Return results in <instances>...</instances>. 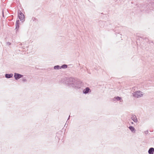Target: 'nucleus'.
Masks as SVG:
<instances>
[{
    "instance_id": "f8f14e48",
    "label": "nucleus",
    "mask_w": 154,
    "mask_h": 154,
    "mask_svg": "<svg viewBox=\"0 0 154 154\" xmlns=\"http://www.w3.org/2000/svg\"><path fill=\"white\" fill-rule=\"evenodd\" d=\"M58 67V66H54V69H56L57 68V67Z\"/></svg>"
},
{
    "instance_id": "ddd939ff",
    "label": "nucleus",
    "mask_w": 154,
    "mask_h": 154,
    "mask_svg": "<svg viewBox=\"0 0 154 154\" xmlns=\"http://www.w3.org/2000/svg\"><path fill=\"white\" fill-rule=\"evenodd\" d=\"M131 123H132V124H133V122H131Z\"/></svg>"
},
{
    "instance_id": "20e7f679",
    "label": "nucleus",
    "mask_w": 154,
    "mask_h": 154,
    "mask_svg": "<svg viewBox=\"0 0 154 154\" xmlns=\"http://www.w3.org/2000/svg\"><path fill=\"white\" fill-rule=\"evenodd\" d=\"M154 152V149L153 148H150L148 151V152L149 154H153Z\"/></svg>"
},
{
    "instance_id": "39448f33",
    "label": "nucleus",
    "mask_w": 154,
    "mask_h": 154,
    "mask_svg": "<svg viewBox=\"0 0 154 154\" xmlns=\"http://www.w3.org/2000/svg\"><path fill=\"white\" fill-rule=\"evenodd\" d=\"M89 90V89L88 88H87L83 91V92L84 93H87L88 92Z\"/></svg>"
},
{
    "instance_id": "9d476101",
    "label": "nucleus",
    "mask_w": 154,
    "mask_h": 154,
    "mask_svg": "<svg viewBox=\"0 0 154 154\" xmlns=\"http://www.w3.org/2000/svg\"><path fill=\"white\" fill-rule=\"evenodd\" d=\"M62 68H66L67 67V66L66 65H64L62 66Z\"/></svg>"
},
{
    "instance_id": "f257e3e1",
    "label": "nucleus",
    "mask_w": 154,
    "mask_h": 154,
    "mask_svg": "<svg viewBox=\"0 0 154 154\" xmlns=\"http://www.w3.org/2000/svg\"><path fill=\"white\" fill-rule=\"evenodd\" d=\"M142 96V92L138 91L134 93V96L136 97H139Z\"/></svg>"
},
{
    "instance_id": "7ed1b4c3",
    "label": "nucleus",
    "mask_w": 154,
    "mask_h": 154,
    "mask_svg": "<svg viewBox=\"0 0 154 154\" xmlns=\"http://www.w3.org/2000/svg\"><path fill=\"white\" fill-rule=\"evenodd\" d=\"M14 76L16 79H18L21 78L22 76L21 75L17 73H15L14 75Z\"/></svg>"
},
{
    "instance_id": "0eeeda50",
    "label": "nucleus",
    "mask_w": 154,
    "mask_h": 154,
    "mask_svg": "<svg viewBox=\"0 0 154 154\" xmlns=\"http://www.w3.org/2000/svg\"><path fill=\"white\" fill-rule=\"evenodd\" d=\"M129 129L132 131H133L135 130V129L134 127L132 126H130L129 127Z\"/></svg>"
},
{
    "instance_id": "9b49d317",
    "label": "nucleus",
    "mask_w": 154,
    "mask_h": 154,
    "mask_svg": "<svg viewBox=\"0 0 154 154\" xmlns=\"http://www.w3.org/2000/svg\"><path fill=\"white\" fill-rule=\"evenodd\" d=\"M19 22V20H17L16 22V25H18V24Z\"/></svg>"
},
{
    "instance_id": "423d86ee",
    "label": "nucleus",
    "mask_w": 154,
    "mask_h": 154,
    "mask_svg": "<svg viewBox=\"0 0 154 154\" xmlns=\"http://www.w3.org/2000/svg\"><path fill=\"white\" fill-rule=\"evenodd\" d=\"M12 76V75L11 74H6L5 75V77L7 78H10Z\"/></svg>"
},
{
    "instance_id": "f03ea898",
    "label": "nucleus",
    "mask_w": 154,
    "mask_h": 154,
    "mask_svg": "<svg viewBox=\"0 0 154 154\" xmlns=\"http://www.w3.org/2000/svg\"><path fill=\"white\" fill-rule=\"evenodd\" d=\"M18 17L20 20H23L24 18V14L21 12H20V13L19 14Z\"/></svg>"
},
{
    "instance_id": "6e6552de",
    "label": "nucleus",
    "mask_w": 154,
    "mask_h": 154,
    "mask_svg": "<svg viewBox=\"0 0 154 154\" xmlns=\"http://www.w3.org/2000/svg\"><path fill=\"white\" fill-rule=\"evenodd\" d=\"M134 119H133V120L135 122H136L137 121V119L135 116L133 117Z\"/></svg>"
},
{
    "instance_id": "1a4fd4ad",
    "label": "nucleus",
    "mask_w": 154,
    "mask_h": 154,
    "mask_svg": "<svg viewBox=\"0 0 154 154\" xmlns=\"http://www.w3.org/2000/svg\"><path fill=\"white\" fill-rule=\"evenodd\" d=\"M115 98L116 99L118 100H119L121 99V98L119 97H116Z\"/></svg>"
}]
</instances>
